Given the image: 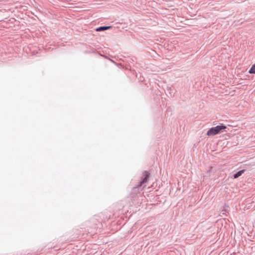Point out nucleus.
Listing matches in <instances>:
<instances>
[{
    "mask_svg": "<svg viewBox=\"0 0 255 255\" xmlns=\"http://www.w3.org/2000/svg\"><path fill=\"white\" fill-rule=\"evenodd\" d=\"M226 128L227 127L225 125L223 124H221L220 125L209 128L207 132V135L208 136H214L223 132Z\"/></svg>",
    "mask_w": 255,
    "mask_h": 255,
    "instance_id": "nucleus-1",
    "label": "nucleus"
},
{
    "mask_svg": "<svg viewBox=\"0 0 255 255\" xmlns=\"http://www.w3.org/2000/svg\"><path fill=\"white\" fill-rule=\"evenodd\" d=\"M149 173H148L147 171H144L143 172V177L142 178L141 181L139 182V186H141L143 184L147 182L148 179L149 177Z\"/></svg>",
    "mask_w": 255,
    "mask_h": 255,
    "instance_id": "nucleus-2",
    "label": "nucleus"
},
{
    "mask_svg": "<svg viewBox=\"0 0 255 255\" xmlns=\"http://www.w3.org/2000/svg\"><path fill=\"white\" fill-rule=\"evenodd\" d=\"M165 91L166 95L168 97H172L174 96V93L171 87L167 86Z\"/></svg>",
    "mask_w": 255,
    "mask_h": 255,
    "instance_id": "nucleus-3",
    "label": "nucleus"
},
{
    "mask_svg": "<svg viewBox=\"0 0 255 255\" xmlns=\"http://www.w3.org/2000/svg\"><path fill=\"white\" fill-rule=\"evenodd\" d=\"M245 172V169H242L236 173L234 174L233 176H232V178L233 179H236L241 176L244 172Z\"/></svg>",
    "mask_w": 255,
    "mask_h": 255,
    "instance_id": "nucleus-4",
    "label": "nucleus"
},
{
    "mask_svg": "<svg viewBox=\"0 0 255 255\" xmlns=\"http://www.w3.org/2000/svg\"><path fill=\"white\" fill-rule=\"evenodd\" d=\"M112 26H101L96 29L97 31H103L110 29Z\"/></svg>",
    "mask_w": 255,
    "mask_h": 255,
    "instance_id": "nucleus-5",
    "label": "nucleus"
},
{
    "mask_svg": "<svg viewBox=\"0 0 255 255\" xmlns=\"http://www.w3.org/2000/svg\"><path fill=\"white\" fill-rule=\"evenodd\" d=\"M250 74H255V64L253 65L249 71Z\"/></svg>",
    "mask_w": 255,
    "mask_h": 255,
    "instance_id": "nucleus-6",
    "label": "nucleus"
},
{
    "mask_svg": "<svg viewBox=\"0 0 255 255\" xmlns=\"http://www.w3.org/2000/svg\"><path fill=\"white\" fill-rule=\"evenodd\" d=\"M229 206L225 207L224 209H222L221 210V213H222L223 214H225L227 212L229 211Z\"/></svg>",
    "mask_w": 255,
    "mask_h": 255,
    "instance_id": "nucleus-7",
    "label": "nucleus"
},
{
    "mask_svg": "<svg viewBox=\"0 0 255 255\" xmlns=\"http://www.w3.org/2000/svg\"><path fill=\"white\" fill-rule=\"evenodd\" d=\"M213 167L212 166H210L209 170H208V171H207L208 173H210V172H212V171L213 172H215V171H213Z\"/></svg>",
    "mask_w": 255,
    "mask_h": 255,
    "instance_id": "nucleus-8",
    "label": "nucleus"
}]
</instances>
